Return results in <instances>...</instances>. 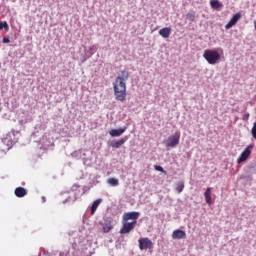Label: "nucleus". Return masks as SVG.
<instances>
[{"label":"nucleus","mask_w":256,"mask_h":256,"mask_svg":"<svg viewBox=\"0 0 256 256\" xmlns=\"http://www.w3.org/2000/svg\"><path fill=\"white\" fill-rule=\"evenodd\" d=\"M127 81H129V71L122 70L113 83L116 101L123 103L127 99Z\"/></svg>","instance_id":"nucleus-1"},{"label":"nucleus","mask_w":256,"mask_h":256,"mask_svg":"<svg viewBox=\"0 0 256 256\" xmlns=\"http://www.w3.org/2000/svg\"><path fill=\"white\" fill-rule=\"evenodd\" d=\"M203 57L209 65H217L221 60V54H219L217 50L206 49L203 53Z\"/></svg>","instance_id":"nucleus-2"},{"label":"nucleus","mask_w":256,"mask_h":256,"mask_svg":"<svg viewBox=\"0 0 256 256\" xmlns=\"http://www.w3.org/2000/svg\"><path fill=\"white\" fill-rule=\"evenodd\" d=\"M179 139H181V133L176 132L175 135L170 136L166 141V147H177L179 145Z\"/></svg>","instance_id":"nucleus-3"},{"label":"nucleus","mask_w":256,"mask_h":256,"mask_svg":"<svg viewBox=\"0 0 256 256\" xmlns=\"http://www.w3.org/2000/svg\"><path fill=\"white\" fill-rule=\"evenodd\" d=\"M251 151H253V144H250L240 155V157L237 159L238 165H241V163L247 161L249 157H251Z\"/></svg>","instance_id":"nucleus-4"},{"label":"nucleus","mask_w":256,"mask_h":256,"mask_svg":"<svg viewBox=\"0 0 256 256\" xmlns=\"http://www.w3.org/2000/svg\"><path fill=\"white\" fill-rule=\"evenodd\" d=\"M137 225V221L133 222H125L123 221V227L120 229L121 235H127V233H131L135 229V226Z\"/></svg>","instance_id":"nucleus-5"},{"label":"nucleus","mask_w":256,"mask_h":256,"mask_svg":"<svg viewBox=\"0 0 256 256\" xmlns=\"http://www.w3.org/2000/svg\"><path fill=\"white\" fill-rule=\"evenodd\" d=\"M140 251H145L147 249H153V241L149 238H140L138 240Z\"/></svg>","instance_id":"nucleus-6"},{"label":"nucleus","mask_w":256,"mask_h":256,"mask_svg":"<svg viewBox=\"0 0 256 256\" xmlns=\"http://www.w3.org/2000/svg\"><path fill=\"white\" fill-rule=\"evenodd\" d=\"M139 219V212H128L123 214V221H137Z\"/></svg>","instance_id":"nucleus-7"},{"label":"nucleus","mask_w":256,"mask_h":256,"mask_svg":"<svg viewBox=\"0 0 256 256\" xmlns=\"http://www.w3.org/2000/svg\"><path fill=\"white\" fill-rule=\"evenodd\" d=\"M172 239H187V233L185 230L177 229L172 233Z\"/></svg>","instance_id":"nucleus-8"},{"label":"nucleus","mask_w":256,"mask_h":256,"mask_svg":"<svg viewBox=\"0 0 256 256\" xmlns=\"http://www.w3.org/2000/svg\"><path fill=\"white\" fill-rule=\"evenodd\" d=\"M239 19H241V13H236L226 24L225 29H231V27L237 25V21H239Z\"/></svg>","instance_id":"nucleus-9"},{"label":"nucleus","mask_w":256,"mask_h":256,"mask_svg":"<svg viewBox=\"0 0 256 256\" xmlns=\"http://www.w3.org/2000/svg\"><path fill=\"white\" fill-rule=\"evenodd\" d=\"M127 131V127L124 126L120 129H112L109 131V135H111V137H121L122 133H125Z\"/></svg>","instance_id":"nucleus-10"},{"label":"nucleus","mask_w":256,"mask_h":256,"mask_svg":"<svg viewBox=\"0 0 256 256\" xmlns=\"http://www.w3.org/2000/svg\"><path fill=\"white\" fill-rule=\"evenodd\" d=\"M211 191H213V188H207L204 193V197L207 205H213V198H211Z\"/></svg>","instance_id":"nucleus-11"},{"label":"nucleus","mask_w":256,"mask_h":256,"mask_svg":"<svg viewBox=\"0 0 256 256\" xmlns=\"http://www.w3.org/2000/svg\"><path fill=\"white\" fill-rule=\"evenodd\" d=\"M159 35L163 37V39H168L171 35V27H165L159 30Z\"/></svg>","instance_id":"nucleus-12"},{"label":"nucleus","mask_w":256,"mask_h":256,"mask_svg":"<svg viewBox=\"0 0 256 256\" xmlns=\"http://www.w3.org/2000/svg\"><path fill=\"white\" fill-rule=\"evenodd\" d=\"M14 195H16L18 198H23L25 195H27V190L23 187H17L14 191Z\"/></svg>","instance_id":"nucleus-13"},{"label":"nucleus","mask_w":256,"mask_h":256,"mask_svg":"<svg viewBox=\"0 0 256 256\" xmlns=\"http://www.w3.org/2000/svg\"><path fill=\"white\" fill-rule=\"evenodd\" d=\"M126 141H127V138H122L118 141L112 142L111 147H113L114 149H119V147H121V145H124Z\"/></svg>","instance_id":"nucleus-14"},{"label":"nucleus","mask_w":256,"mask_h":256,"mask_svg":"<svg viewBox=\"0 0 256 256\" xmlns=\"http://www.w3.org/2000/svg\"><path fill=\"white\" fill-rule=\"evenodd\" d=\"M101 201H103V200L97 199L93 202V204L91 206V215H95V211H97V208L99 207V205H101Z\"/></svg>","instance_id":"nucleus-15"},{"label":"nucleus","mask_w":256,"mask_h":256,"mask_svg":"<svg viewBox=\"0 0 256 256\" xmlns=\"http://www.w3.org/2000/svg\"><path fill=\"white\" fill-rule=\"evenodd\" d=\"M210 6L212 7V9H223V4H221V2H219L218 0H211Z\"/></svg>","instance_id":"nucleus-16"},{"label":"nucleus","mask_w":256,"mask_h":256,"mask_svg":"<svg viewBox=\"0 0 256 256\" xmlns=\"http://www.w3.org/2000/svg\"><path fill=\"white\" fill-rule=\"evenodd\" d=\"M108 185H111L112 187H117L119 185V179L116 178H109L107 180Z\"/></svg>","instance_id":"nucleus-17"},{"label":"nucleus","mask_w":256,"mask_h":256,"mask_svg":"<svg viewBox=\"0 0 256 256\" xmlns=\"http://www.w3.org/2000/svg\"><path fill=\"white\" fill-rule=\"evenodd\" d=\"M183 189H185V183L183 182H179L176 186V191L178 193H181L183 191Z\"/></svg>","instance_id":"nucleus-18"},{"label":"nucleus","mask_w":256,"mask_h":256,"mask_svg":"<svg viewBox=\"0 0 256 256\" xmlns=\"http://www.w3.org/2000/svg\"><path fill=\"white\" fill-rule=\"evenodd\" d=\"M5 29V31H9V24H7L6 21H1L0 22V30Z\"/></svg>","instance_id":"nucleus-19"},{"label":"nucleus","mask_w":256,"mask_h":256,"mask_svg":"<svg viewBox=\"0 0 256 256\" xmlns=\"http://www.w3.org/2000/svg\"><path fill=\"white\" fill-rule=\"evenodd\" d=\"M111 229H113V225L106 224L103 226L102 231H103V233H109V231H111Z\"/></svg>","instance_id":"nucleus-20"},{"label":"nucleus","mask_w":256,"mask_h":256,"mask_svg":"<svg viewBox=\"0 0 256 256\" xmlns=\"http://www.w3.org/2000/svg\"><path fill=\"white\" fill-rule=\"evenodd\" d=\"M186 19L188 21H195V13H188V14H186Z\"/></svg>","instance_id":"nucleus-21"},{"label":"nucleus","mask_w":256,"mask_h":256,"mask_svg":"<svg viewBox=\"0 0 256 256\" xmlns=\"http://www.w3.org/2000/svg\"><path fill=\"white\" fill-rule=\"evenodd\" d=\"M252 136L256 140V122L253 124L252 130H251Z\"/></svg>","instance_id":"nucleus-22"},{"label":"nucleus","mask_w":256,"mask_h":256,"mask_svg":"<svg viewBox=\"0 0 256 256\" xmlns=\"http://www.w3.org/2000/svg\"><path fill=\"white\" fill-rule=\"evenodd\" d=\"M154 169H155V171H160V173H167L166 171H165V169H163V167H161V166H154Z\"/></svg>","instance_id":"nucleus-23"},{"label":"nucleus","mask_w":256,"mask_h":256,"mask_svg":"<svg viewBox=\"0 0 256 256\" xmlns=\"http://www.w3.org/2000/svg\"><path fill=\"white\" fill-rule=\"evenodd\" d=\"M9 42H10L9 38H3V43H9Z\"/></svg>","instance_id":"nucleus-24"},{"label":"nucleus","mask_w":256,"mask_h":256,"mask_svg":"<svg viewBox=\"0 0 256 256\" xmlns=\"http://www.w3.org/2000/svg\"><path fill=\"white\" fill-rule=\"evenodd\" d=\"M244 119H249V113L244 115Z\"/></svg>","instance_id":"nucleus-25"},{"label":"nucleus","mask_w":256,"mask_h":256,"mask_svg":"<svg viewBox=\"0 0 256 256\" xmlns=\"http://www.w3.org/2000/svg\"><path fill=\"white\" fill-rule=\"evenodd\" d=\"M60 256H65V253H60Z\"/></svg>","instance_id":"nucleus-26"},{"label":"nucleus","mask_w":256,"mask_h":256,"mask_svg":"<svg viewBox=\"0 0 256 256\" xmlns=\"http://www.w3.org/2000/svg\"><path fill=\"white\" fill-rule=\"evenodd\" d=\"M43 201H45V198H43Z\"/></svg>","instance_id":"nucleus-27"},{"label":"nucleus","mask_w":256,"mask_h":256,"mask_svg":"<svg viewBox=\"0 0 256 256\" xmlns=\"http://www.w3.org/2000/svg\"><path fill=\"white\" fill-rule=\"evenodd\" d=\"M43 201H45V198H43Z\"/></svg>","instance_id":"nucleus-28"},{"label":"nucleus","mask_w":256,"mask_h":256,"mask_svg":"<svg viewBox=\"0 0 256 256\" xmlns=\"http://www.w3.org/2000/svg\"><path fill=\"white\" fill-rule=\"evenodd\" d=\"M43 201H45V198H43Z\"/></svg>","instance_id":"nucleus-29"},{"label":"nucleus","mask_w":256,"mask_h":256,"mask_svg":"<svg viewBox=\"0 0 256 256\" xmlns=\"http://www.w3.org/2000/svg\"><path fill=\"white\" fill-rule=\"evenodd\" d=\"M0 111H1V108H0Z\"/></svg>","instance_id":"nucleus-30"}]
</instances>
